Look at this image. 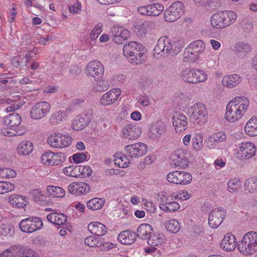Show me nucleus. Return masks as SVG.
<instances>
[{
    "instance_id": "9b49d317",
    "label": "nucleus",
    "mask_w": 257,
    "mask_h": 257,
    "mask_svg": "<svg viewBox=\"0 0 257 257\" xmlns=\"http://www.w3.org/2000/svg\"><path fill=\"white\" fill-rule=\"evenodd\" d=\"M167 179L172 183L185 185L191 183L192 177L188 172L175 171L168 173Z\"/></svg>"
},
{
    "instance_id": "79ce46f5",
    "label": "nucleus",
    "mask_w": 257,
    "mask_h": 257,
    "mask_svg": "<svg viewBox=\"0 0 257 257\" xmlns=\"http://www.w3.org/2000/svg\"><path fill=\"white\" fill-rule=\"evenodd\" d=\"M245 189L250 193H253L257 191V178L251 177L246 180L245 184Z\"/></svg>"
},
{
    "instance_id": "864d4df0",
    "label": "nucleus",
    "mask_w": 257,
    "mask_h": 257,
    "mask_svg": "<svg viewBox=\"0 0 257 257\" xmlns=\"http://www.w3.org/2000/svg\"><path fill=\"white\" fill-rule=\"evenodd\" d=\"M227 185L228 190L230 192L232 193L240 187L241 183L239 178H234V179L230 180L227 183Z\"/></svg>"
},
{
    "instance_id": "b1692460",
    "label": "nucleus",
    "mask_w": 257,
    "mask_h": 257,
    "mask_svg": "<svg viewBox=\"0 0 257 257\" xmlns=\"http://www.w3.org/2000/svg\"><path fill=\"white\" fill-rule=\"evenodd\" d=\"M166 131V125L161 121H157L152 124L150 133L151 137L158 139L160 138Z\"/></svg>"
},
{
    "instance_id": "4d7b16f0",
    "label": "nucleus",
    "mask_w": 257,
    "mask_h": 257,
    "mask_svg": "<svg viewBox=\"0 0 257 257\" xmlns=\"http://www.w3.org/2000/svg\"><path fill=\"white\" fill-rule=\"evenodd\" d=\"M100 103L103 105H108L112 103V89L110 90L104 95L100 99Z\"/></svg>"
},
{
    "instance_id": "1a4fd4ad",
    "label": "nucleus",
    "mask_w": 257,
    "mask_h": 257,
    "mask_svg": "<svg viewBox=\"0 0 257 257\" xmlns=\"http://www.w3.org/2000/svg\"><path fill=\"white\" fill-rule=\"evenodd\" d=\"M182 80L190 83L204 82L207 78V74L202 70L186 68L181 74Z\"/></svg>"
},
{
    "instance_id": "09e8293b",
    "label": "nucleus",
    "mask_w": 257,
    "mask_h": 257,
    "mask_svg": "<svg viewBox=\"0 0 257 257\" xmlns=\"http://www.w3.org/2000/svg\"><path fill=\"white\" fill-rule=\"evenodd\" d=\"M53 152L51 151L46 152L41 156L42 163L47 166H54L53 162Z\"/></svg>"
},
{
    "instance_id": "aec40b11",
    "label": "nucleus",
    "mask_w": 257,
    "mask_h": 257,
    "mask_svg": "<svg viewBox=\"0 0 257 257\" xmlns=\"http://www.w3.org/2000/svg\"><path fill=\"white\" fill-rule=\"evenodd\" d=\"M141 133V127L133 123L127 124L121 130L122 137L131 140L139 138Z\"/></svg>"
},
{
    "instance_id": "a878e982",
    "label": "nucleus",
    "mask_w": 257,
    "mask_h": 257,
    "mask_svg": "<svg viewBox=\"0 0 257 257\" xmlns=\"http://www.w3.org/2000/svg\"><path fill=\"white\" fill-rule=\"evenodd\" d=\"M251 50L250 45L245 42H238L234 46V53L238 57L240 58H244Z\"/></svg>"
},
{
    "instance_id": "a19ab883",
    "label": "nucleus",
    "mask_w": 257,
    "mask_h": 257,
    "mask_svg": "<svg viewBox=\"0 0 257 257\" xmlns=\"http://www.w3.org/2000/svg\"><path fill=\"white\" fill-rule=\"evenodd\" d=\"M31 217H29L23 219L19 223L20 229L21 231L26 233L34 232V230L32 229Z\"/></svg>"
},
{
    "instance_id": "6e6552de",
    "label": "nucleus",
    "mask_w": 257,
    "mask_h": 257,
    "mask_svg": "<svg viewBox=\"0 0 257 257\" xmlns=\"http://www.w3.org/2000/svg\"><path fill=\"white\" fill-rule=\"evenodd\" d=\"M72 138L67 135L54 133L49 135L47 139V144L54 148H63L71 145Z\"/></svg>"
},
{
    "instance_id": "2eb2a0df",
    "label": "nucleus",
    "mask_w": 257,
    "mask_h": 257,
    "mask_svg": "<svg viewBox=\"0 0 257 257\" xmlns=\"http://www.w3.org/2000/svg\"><path fill=\"white\" fill-rule=\"evenodd\" d=\"M85 71L88 76L93 77L95 80L101 78L104 74L103 65L98 60L89 62L86 66Z\"/></svg>"
},
{
    "instance_id": "412c9836",
    "label": "nucleus",
    "mask_w": 257,
    "mask_h": 257,
    "mask_svg": "<svg viewBox=\"0 0 257 257\" xmlns=\"http://www.w3.org/2000/svg\"><path fill=\"white\" fill-rule=\"evenodd\" d=\"M226 138V134L222 132L214 133L208 137L207 141H205L207 147L210 149H214L218 144L224 142Z\"/></svg>"
},
{
    "instance_id": "c9c22d12",
    "label": "nucleus",
    "mask_w": 257,
    "mask_h": 257,
    "mask_svg": "<svg viewBox=\"0 0 257 257\" xmlns=\"http://www.w3.org/2000/svg\"><path fill=\"white\" fill-rule=\"evenodd\" d=\"M47 191L54 198H63L65 195V190L59 186L49 185L47 187Z\"/></svg>"
},
{
    "instance_id": "4468645a",
    "label": "nucleus",
    "mask_w": 257,
    "mask_h": 257,
    "mask_svg": "<svg viewBox=\"0 0 257 257\" xmlns=\"http://www.w3.org/2000/svg\"><path fill=\"white\" fill-rule=\"evenodd\" d=\"M148 147L144 143H139L124 147L125 155L128 158L133 159L142 157L147 152Z\"/></svg>"
},
{
    "instance_id": "dca6fc26",
    "label": "nucleus",
    "mask_w": 257,
    "mask_h": 257,
    "mask_svg": "<svg viewBox=\"0 0 257 257\" xmlns=\"http://www.w3.org/2000/svg\"><path fill=\"white\" fill-rule=\"evenodd\" d=\"M256 149L254 145L251 143H242L237 153V158L244 160L249 159L255 155Z\"/></svg>"
},
{
    "instance_id": "8fccbe9b",
    "label": "nucleus",
    "mask_w": 257,
    "mask_h": 257,
    "mask_svg": "<svg viewBox=\"0 0 257 257\" xmlns=\"http://www.w3.org/2000/svg\"><path fill=\"white\" fill-rule=\"evenodd\" d=\"M15 188V185L7 181L0 182V194H5L13 191Z\"/></svg>"
},
{
    "instance_id": "c85d7f7f",
    "label": "nucleus",
    "mask_w": 257,
    "mask_h": 257,
    "mask_svg": "<svg viewBox=\"0 0 257 257\" xmlns=\"http://www.w3.org/2000/svg\"><path fill=\"white\" fill-rule=\"evenodd\" d=\"M9 202L18 208H23L26 206L27 200L26 197L18 194H12L9 198Z\"/></svg>"
},
{
    "instance_id": "680f3d73",
    "label": "nucleus",
    "mask_w": 257,
    "mask_h": 257,
    "mask_svg": "<svg viewBox=\"0 0 257 257\" xmlns=\"http://www.w3.org/2000/svg\"><path fill=\"white\" fill-rule=\"evenodd\" d=\"M130 36V32L128 31H124L121 36H113V42L117 44H123V42L127 40Z\"/></svg>"
},
{
    "instance_id": "4be33fe9",
    "label": "nucleus",
    "mask_w": 257,
    "mask_h": 257,
    "mask_svg": "<svg viewBox=\"0 0 257 257\" xmlns=\"http://www.w3.org/2000/svg\"><path fill=\"white\" fill-rule=\"evenodd\" d=\"M88 230L97 237H100L105 234L107 228L105 225L98 222H90L88 225Z\"/></svg>"
},
{
    "instance_id": "ea45409f",
    "label": "nucleus",
    "mask_w": 257,
    "mask_h": 257,
    "mask_svg": "<svg viewBox=\"0 0 257 257\" xmlns=\"http://www.w3.org/2000/svg\"><path fill=\"white\" fill-rule=\"evenodd\" d=\"M104 203L102 199L94 198L88 201L86 204L87 207L92 210H97L101 208Z\"/></svg>"
},
{
    "instance_id": "f3484780",
    "label": "nucleus",
    "mask_w": 257,
    "mask_h": 257,
    "mask_svg": "<svg viewBox=\"0 0 257 257\" xmlns=\"http://www.w3.org/2000/svg\"><path fill=\"white\" fill-rule=\"evenodd\" d=\"M90 189L88 184L82 182L71 183L67 187L68 193L76 197L87 194Z\"/></svg>"
},
{
    "instance_id": "774afa93",
    "label": "nucleus",
    "mask_w": 257,
    "mask_h": 257,
    "mask_svg": "<svg viewBox=\"0 0 257 257\" xmlns=\"http://www.w3.org/2000/svg\"><path fill=\"white\" fill-rule=\"evenodd\" d=\"M168 212H174L180 208L179 204L175 201L168 202Z\"/></svg>"
},
{
    "instance_id": "37998d69",
    "label": "nucleus",
    "mask_w": 257,
    "mask_h": 257,
    "mask_svg": "<svg viewBox=\"0 0 257 257\" xmlns=\"http://www.w3.org/2000/svg\"><path fill=\"white\" fill-rule=\"evenodd\" d=\"M102 238L95 235H90L85 239V243L90 247H95L101 244Z\"/></svg>"
},
{
    "instance_id": "39448f33",
    "label": "nucleus",
    "mask_w": 257,
    "mask_h": 257,
    "mask_svg": "<svg viewBox=\"0 0 257 257\" xmlns=\"http://www.w3.org/2000/svg\"><path fill=\"white\" fill-rule=\"evenodd\" d=\"M239 251L243 255H251L257 251V232L249 231L245 234L237 244Z\"/></svg>"
},
{
    "instance_id": "ddd939ff",
    "label": "nucleus",
    "mask_w": 257,
    "mask_h": 257,
    "mask_svg": "<svg viewBox=\"0 0 257 257\" xmlns=\"http://www.w3.org/2000/svg\"><path fill=\"white\" fill-rule=\"evenodd\" d=\"M51 105L47 101H40L34 105L30 111L31 117L35 120L44 117L50 111Z\"/></svg>"
},
{
    "instance_id": "e433bc0d",
    "label": "nucleus",
    "mask_w": 257,
    "mask_h": 257,
    "mask_svg": "<svg viewBox=\"0 0 257 257\" xmlns=\"http://www.w3.org/2000/svg\"><path fill=\"white\" fill-rule=\"evenodd\" d=\"M66 116V113L63 110H58L53 112L49 118V122L52 125L62 122Z\"/></svg>"
},
{
    "instance_id": "a18cd8bd",
    "label": "nucleus",
    "mask_w": 257,
    "mask_h": 257,
    "mask_svg": "<svg viewBox=\"0 0 257 257\" xmlns=\"http://www.w3.org/2000/svg\"><path fill=\"white\" fill-rule=\"evenodd\" d=\"M165 227L167 230L171 233H177L180 229L178 221L175 219H171L166 223Z\"/></svg>"
},
{
    "instance_id": "473e14b6",
    "label": "nucleus",
    "mask_w": 257,
    "mask_h": 257,
    "mask_svg": "<svg viewBox=\"0 0 257 257\" xmlns=\"http://www.w3.org/2000/svg\"><path fill=\"white\" fill-rule=\"evenodd\" d=\"M244 131L246 134L251 137L257 136V118L252 117L246 122Z\"/></svg>"
},
{
    "instance_id": "f704fd0d",
    "label": "nucleus",
    "mask_w": 257,
    "mask_h": 257,
    "mask_svg": "<svg viewBox=\"0 0 257 257\" xmlns=\"http://www.w3.org/2000/svg\"><path fill=\"white\" fill-rule=\"evenodd\" d=\"M33 150V146L31 142L23 141L20 143L17 148L18 153L19 155L26 156L31 154Z\"/></svg>"
},
{
    "instance_id": "f257e3e1",
    "label": "nucleus",
    "mask_w": 257,
    "mask_h": 257,
    "mask_svg": "<svg viewBox=\"0 0 257 257\" xmlns=\"http://www.w3.org/2000/svg\"><path fill=\"white\" fill-rule=\"evenodd\" d=\"M248 99L245 97H236L229 102L226 106L225 118L233 122L239 120L247 109Z\"/></svg>"
},
{
    "instance_id": "5701e85b",
    "label": "nucleus",
    "mask_w": 257,
    "mask_h": 257,
    "mask_svg": "<svg viewBox=\"0 0 257 257\" xmlns=\"http://www.w3.org/2000/svg\"><path fill=\"white\" fill-rule=\"evenodd\" d=\"M136 238V233L130 230H123L117 236L118 241L122 244H131L135 242Z\"/></svg>"
},
{
    "instance_id": "5fc2aeb1",
    "label": "nucleus",
    "mask_w": 257,
    "mask_h": 257,
    "mask_svg": "<svg viewBox=\"0 0 257 257\" xmlns=\"http://www.w3.org/2000/svg\"><path fill=\"white\" fill-rule=\"evenodd\" d=\"M103 26L102 23H98L94 27L89 35L91 40H94L98 38L102 31Z\"/></svg>"
},
{
    "instance_id": "7ed1b4c3",
    "label": "nucleus",
    "mask_w": 257,
    "mask_h": 257,
    "mask_svg": "<svg viewBox=\"0 0 257 257\" xmlns=\"http://www.w3.org/2000/svg\"><path fill=\"white\" fill-rule=\"evenodd\" d=\"M181 51V45L176 42H172L167 36L161 37L154 49V55L163 57L175 56Z\"/></svg>"
},
{
    "instance_id": "3c124183",
    "label": "nucleus",
    "mask_w": 257,
    "mask_h": 257,
    "mask_svg": "<svg viewBox=\"0 0 257 257\" xmlns=\"http://www.w3.org/2000/svg\"><path fill=\"white\" fill-rule=\"evenodd\" d=\"M89 158L90 156L87 152L76 153L72 156L73 162L76 164L82 163L84 161H87Z\"/></svg>"
},
{
    "instance_id": "6ab92c4d",
    "label": "nucleus",
    "mask_w": 257,
    "mask_h": 257,
    "mask_svg": "<svg viewBox=\"0 0 257 257\" xmlns=\"http://www.w3.org/2000/svg\"><path fill=\"white\" fill-rule=\"evenodd\" d=\"M171 163L172 166L185 168L188 166L189 163L188 155L182 150H178L174 152L171 156Z\"/></svg>"
},
{
    "instance_id": "49530a36",
    "label": "nucleus",
    "mask_w": 257,
    "mask_h": 257,
    "mask_svg": "<svg viewBox=\"0 0 257 257\" xmlns=\"http://www.w3.org/2000/svg\"><path fill=\"white\" fill-rule=\"evenodd\" d=\"M202 143L203 136L201 134H195L192 139V146L195 151H199L202 149Z\"/></svg>"
},
{
    "instance_id": "bf43d9fd",
    "label": "nucleus",
    "mask_w": 257,
    "mask_h": 257,
    "mask_svg": "<svg viewBox=\"0 0 257 257\" xmlns=\"http://www.w3.org/2000/svg\"><path fill=\"white\" fill-rule=\"evenodd\" d=\"M53 162L54 165H58L63 163L66 160V155L63 153H53Z\"/></svg>"
},
{
    "instance_id": "7c9ffc66",
    "label": "nucleus",
    "mask_w": 257,
    "mask_h": 257,
    "mask_svg": "<svg viewBox=\"0 0 257 257\" xmlns=\"http://www.w3.org/2000/svg\"><path fill=\"white\" fill-rule=\"evenodd\" d=\"M21 117L17 113H12L3 118L4 124L10 127L17 126L21 124Z\"/></svg>"
},
{
    "instance_id": "e2e57ef3",
    "label": "nucleus",
    "mask_w": 257,
    "mask_h": 257,
    "mask_svg": "<svg viewBox=\"0 0 257 257\" xmlns=\"http://www.w3.org/2000/svg\"><path fill=\"white\" fill-rule=\"evenodd\" d=\"M81 5L78 0H73V4L69 6V11L73 14H77L80 11Z\"/></svg>"
},
{
    "instance_id": "c756f323",
    "label": "nucleus",
    "mask_w": 257,
    "mask_h": 257,
    "mask_svg": "<svg viewBox=\"0 0 257 257\" xmlns=\"http://www.w3.org/2000/svg\"><path fill=\"white\" fill-rule=\"evenodd\" d=\"M240 81V76L236 74L225 76L222 80L223 85L229 88L235 87Z\"/></svg>"
},
{
    "instance_id": "20e7f679",
    "label": "nucleus",
    "mask_w": 257,
    "mask_h": 257,
    "mask_svg": "<svg viewBox=\"0 0 257 257\" xmlns=\"http://www.w3.org/2000/svg\"><path fill=\"white\" fill-rule=\"evenodd\" d=\"M236 19L237 15L233 11H219L211 16V25L214 28L222 29L233 24Z\"/></svg>"
},
{
    "instance_id": "603ef678",
    "label": "nucleus",
    "mask_w": 257,
    "mask_h": 257,
    "mask_svg": "<svg viewBox=\"0 0 257 257\" xmlns=\"http://www.w3.org/2000/svg\"><path fill=\"white\" fill-rule=\"evenodd\" d=\"M79 177L90 176L92 174V170L89 166H78Z\"/></svg>"
},
{
    "instance_id": "f03ea898",
    "label": "nucleus",
    "mask_w": 257,
    "mask_h": 257,
    "mask_svg": "<svg viewBox=\"0 0 257 257\" xmlns=\"http://www.w3.org/2000/svg\"><path fill=\"white\" fill-rule=\"evenodd\" d=\"M122 51L123 55L130 58L129 61L133 64L140 65L146 61L147 56L145 47L138 42H129L123 46Z\"/></svg>"
},
{
    "instance_id": "a211bd4d",
    "label": "nucleus",
    "mask_w": 257,
    "mask_h": 257,
    "mask_svg": "<svg viewBox=\"0 0 257 257\" xmlns=\"http://www.w3.org/2000/svg\"><path fill=\"white\" fill-rule=\"evenodd\" d=\"M226 216V212L222 208H215L209 214L208 224L213 228H217L223 221Z\"/></svg>"
},
{
    "instance_id": "2f4dec72",
    "label": "nucleus",
    "mask_w": 257,
    "mask_h": 257,
    "mask_svg": "<svg viewBox=\"0 0 257 257\" xmlns=\"http://www.w3.org/2000/svg\"><path fill=\"white\" fill-rule=\"evenodd\" d=\"M47 218L51 223L55 225H61L67 221V217L64 214L53 212L49 214Z\"/></svg>"
},
{
    "instance_id": "bb28decb",
    "label": "nucleus",
    "mask_w": 257,
    "mask_h": 257,
    "mask_svg": "<svg viewBox=\"0 0 257 257\" xmlns=\"http://www.w3.org/2000/svg\"><path fill=\"white\" fill-rule=\"evenodd\" d=\"M137 232V236L143 240H147L152 234L153 227L149 224H141L138 227Z\"/></svg>"
},
{
    "instance_id": "0eeeda50",
    "label": "nucleus",
    "mask_w": 257,
    "mask_h": 257,
    "mask_svg": "<svg viewBox=\"0 0 257 257\" xmlns=\"http://www.w3.org/2000/svg\"><path fill=\"white\" fill-rule=\"evenodd\" d=\"M205 49L204 42L198 40L190 43L185 49L184 58L188 62H194L197 60L200 53Z\"/></svg>"
},
{
    "instance_id": "052dcab7",
    "label": "nucleus",
    "mask_w": 257,
    "mask_h": 257,
    "mask_svg": "<svg viewBox=\"0 0 257 257\" xmlns=\"http://www.w3.org/2000/svg\"><path fill=\"white\" fill-rule=\"evenodd\" d=\"M147 240H148V243L150 246H156L159 245H161L163 242L162 238L157 236L156 235L153 234Z\"/></svg>"
},
{
    "instance_id": "58836bf2",
    "label": "nucleus",
    "mask_w": 257,
    "mask_h": 257,
    "mask_svg": "<svg viewBox=\"0 0 257 257\" xmlns=\"http://www.w3.org/2000/svg\"><path fill=\"white\" fill-rule=\"evenodd\" d=\"M148 16H158L164 11V7L159 3L147 5Z\"/></svg>"
},
{
    "instance_id": "423d86ee",
    "label": "nucleus",
    "mask_w": 257,
    "mask_h": 257,
    "mask_svg": "<svg viewBox=\"0 0 257 257\" xmlns=\"http://www.w3.org/2000/svg\"><path fill=\"white\" fill-rule=\"evenodd\" d=\"M188 115L191 121L199 125L206 123L208 117L206 106L199 102L188 108Z\"/></svg>"
},
{
    "instance_id": "72a5a7b5",
    "label": "nucleus",
    "mask_w": 257,
    "mask_h": 257,
    "mask_svg": "<svg viewBox=\"0 0 257 257\" xmlns=\"http://www.w3.org/2000/svg\"><path fill=\"white\" fill-rule=\"evenodd\" d=\"M90 122L89 117L79 116L74 120L72 124V128L76 131L82 130L85 128Z\"/></svg>"
},
{
    "instance_id": "338daca9",
    "label": "nucleus",
    "mask_w": 257,
    "mask_h": 257,
    "mask_svg": "<svg viewBox=\"0 0 257 257\" xmlns=\"http://www.w3.org/2000/svg\"><path fill=\"white\" fill-rule=\"evenodd\" d=\"M31 195L36 201L41 200L44 196V193L39 189H35L31 191Z\"/></svg>"
},
{
    "instance_id": "6e6d98bb",
    "label": "nucleus",
    "mask_w": 257,
    "mask_h": 257,
    "mask_svg": "<svg viewBox=\"0 0 257 257\" xmlns=\"http://www.w3.org/2000/svg\"><path fill=\"white\" fill-rule=\"evenodd\" d=\"M31 217V226L34 232L39 230L43 226V222L41 218L38 217Z\"/></svg>"
},
{
    "instance_id": "f8f14e48",
    "label": "nucleus",
    "mask_w": 257,
    "mask_h": 257,
    "mask_svg": "<svg viewBox=\"0 0 257 257\" xmlns=\"http://www.w3.org/2000/svg\"><path fill=\"white\" fill-rule=\"evenodd\" d=\"M0 257H39L37 253L32 249L25 248L23 250L20 248L13 246L4 250Z\"/></svg>"
},
{
    "instance_id": "9d476101",
    "label": "nucleus",
    "mask_w": 257,
    "mask_h": 257,
    "mask_svg": "<svg viewBox=\"0 0 257 257\" xmlns=\"http://www.w3.org/2000/svg\"><path fill=\"white\" fill-rule=\"evenodd\" d=\"M184 10L183 3L179 1L173 3L164 13L165 20L169 22L177 20L184 14Z\"/></svg>"
},
{
    "instance_id": "13d9d810",
    "label": "nucleus",
    "mask_w": 257,
    "mask_h": 257,
    "mask_svg": "<svg viewBox=\"0 0 257 257\" xmlns=\"http://www.w3.org/2000/svg\"><path fill=\"white\" fill-rule=\"evenodd\" d=\"M17 173L14 170L9 168L0 169V176L4 178H14Z\"/></svg>"
},
{
    "instance_id": "4c0bfd02",
    "label": "nucleus",
    "mask_w": 257,
    "mask_h": 257,
    "mask_svg": "<svg viewBox=\"0 0 257 257\" xmlns=\"http://www.w3.org/2000/svg\"><path fill=\"white\" fill-rule=\"evenodd\" d=\"M155 27L154 22L151 21H146L138 26V32L141 36H144L148 31L154 29Z\"/></svg>"
},
{
    "instance_id": "69168bd1",
    "label": "nucleus",
    "mask_w": 257,
    "mask_h": 257,
    "mask_svg": "<svg viewBox=\"0 0 257 257\" xmlns=\"http://www.w3.org/2000/svg\"><path fill=\"white\" fill-rule=\"evenodd\" d=\"M12 229L11 227L6 224L0 225V236H7L11 235Z\"/></svg>"
},
{
    "instance_id": "cd10ccee",
    "label": "nucleus",
    "mask_w": 257,
    "mask_h": 257,
    "mask_svg": "<svg viewBox=\"0 0 257 257\" xmlns=\"http://www.w3.org/2000/svg\"><path fill=\"white\" fill-rule=\"evenodd\" d=\"M221 247L226 251H233L236 247L235 237L233 234H227L221 241Z\"/></svg>"
},
{
    "instance_id": "0e129e2a",
    "label": "nucleus",
    "mask_w": 257,
    "mask_h": 257,
    "mask_svg": "<svg viewBox=\"0 0 257 257\" xmlns=\"http://www.w3.org/2000/svg\"><path fill=\"white\" fill-rule=\"evenodd\" d=\"M2 133L3 135L8 137H12L18 135V131L16 129L8 127L3 128L2 130Z\"/></svg>"
},
{
    "instance_id": "de8ad7c7",
    "label": "nucleus",
    "mask_w": 257,
    "mask_h": 257,
    "mask_svg": "<svg viewBox=\"0 0 257 257\" xmlns=\"http://www.w3.org/2000/svg\"><path fill=\"white\" fill-rule=\"evenodd\" d=\"M63 172L66 175L72 177H79L78 166H69L64 168Z\"/></svg>"
},
{
    "instance_id": "c03bdc74",
    "label": "nucleus",
    "mask_w": 257,
    "mask_h": 257,
    "mask_svg": "<svg viewBox=\"0 0 257 257\" xmlns=\"http://www.w3.org/2000/svg\"><path fill=\"white\" fill-rule=\"evenodd\" d=\"M113 163L116 166L120 168H124L127 167V160L128 159H126L119 154L113 155Z\"/></svg>"
},
{
    "instance_id": "393cba45",
    "label": "nucleus",
    "mask_w": 257,
    "mask_h": 257,
    "mask_svg": "<svg viewBox=\"0 0 257 257\" xmlns=\"http://www.w3.org/2000/svg\"><path fill=\"white\" fill-rule=\"evenodd\" d=\"M173 117V124L175 126L176 132H181L186 129L188 124L187 117L183 114H176Z\"/></svg>"
}]
</instances>
